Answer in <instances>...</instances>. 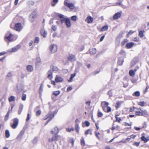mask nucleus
Listing matches in <instances>:
<instances>
[{"label": "nucleus", "instance_id": "1", "mask_svg": "<svg viewBox=\"0 0 149 149\" xmlns=\"http://www.w3.org/2000/svg\"><path fill=\"white\" fill-rule=\"evenodd\" d=\"M58 15L60 19V21L61 24L65 23L67 28H69L70 27L71 23L70 21L69 18L65 17L63 15L61 14H58Z\"/></svg>", "mask_w": 149, "mask_h": 149}, {"label": "nucleus", "instance_id": "2", "mask_svg": "<svg viewBox=\"0 0 149 149\" xmlns=\"http://www.w3.org/2000/svg\"><path fill=\"white\" fill-rule=\"evenodd\" d=\"M58 70L57 67L54 66L53 65H51L50 70L47 72L48 74L47 78L50 80H51L52 78L53 72L57 71Z\"/></svg>", "mask_w": 149, "mask_h": 149}, {"label": "nucleus", "instance_id": "3", "mask_svg": "<svg viewBox=\"0 0 149 149\" xmlns=\"http://www.w3.org/2000/svg\"><path fill=\"white\" fill-rule=\"evenodd\" d=\"M56 113L57 112H54V113L52 115V113L51 112H49L48 113V114L47 115V118L44 119L45 120H46L47 118H49L47 121V123L45 125H46L49 123V122L52 119V118L54 117V116L56 114Z\"/></svg>", "mask_w": 149, "mask_h": 149}, {"label": "nucleus", "instance_id": "4", "mask_svg": "<svg viewBox=\"0 0 149 149\" xmlns=\"http://www.w3.org/2000/svg\"><path fill=\"white\" fill-rule=\"evenodd\" d=\"M13 124L11 125V127L13 129H15L17 127L19 123V119L18 118H15L13 120Z\"/></svg>", "mask_w": 149, "mask_h": 149}, {"label": "nucleus", "instance_id": "5", "mask_svg": "<svg viewBox=\"0 0 149 149\" xmlns=\"http://www.w3.org/2000/svg\"><path fill=\"white\" fill-rule=\"evenodd\" d=\"M20 46L18 45L16 47L12 48L11 49H9L8 50V52H15L18 50V49L20 48Z\"/></svg>", "mask_w": 149, "mask_h": 149}, {"label": "nucleus", "instance_id": "6", "mask_svg": "<svg viewBox=\"0 0 149 149\" xmlns=\"http://www.w3.org/2000/svg\"><path fill=\"white\" fill-rule=\"evenodd\" d=\"M14 29L16 31H20L22 29V27L20 23L16 24L14 27Z\"/></svg>", "mask_w": 149, "mask_h": 149}, {"label": "nucleus", "instance_id": "7", "mask_svg": "<svg viewBox=\"0 0 149 149\" xmlns=\"http://www.w3.org/2000/svg\"><path fill=\"white\" fill-rule=\"evenodd\" d=\"M67 0H66L64 1V4L65 5L71 9H73L74 8V4L72 3H68L67 2Z\"/></svg>", "mask_w": 149, "mask_h": 149}, {"label": "nucleus", "instance_id": "8", "mask_svg": "<svg viewBox=\"0 0 149 149\" xmlns=\"http://www.w3.org/2000/svg\"><path fill=\"white\" fill-rule=\"evenodd\" d=\"M57 49L56 45L54 44L51 45L50 47V49L52 53L55 52L57 50Z\"/></svg>", "mask_w": 149, "mask_h": 149}, {"label": "nucleus", "instance_id": "9", "mask_svg": "<svg viewBox=\"0 0 149 149\" xmlns=\"http://www.w3.org/2000/svg\"><path fill=\"white\" fill-rule=\"evenodd\" d=\"M109 104V103L106 102L105 101H103L101 103V106L103 109V110L105 111L106 107Z\"/></svg>", "mask_w": 149, "mask_h": 149}, {"label": "nucleus", "instance_id": "10", "mask_svg": "<svg viewBox=\"0 0 149 149\" xmlns=\"http://www.w3.org/2000/svg\"><path fill=\"white\" fill-rule=\"evenodd\" d=\"M24 130H22L20 132L17 138L18 141H20L21 140L24 133Z\"/></svg>", "mask_w": 149, "mask_h": 149}, {"label": "nucleus", "instance_id": "11", "mask_svg": "<svg viewBox=\"0 0 149 149\" xmlns=\"http://www.w3.org/2000/svg\"><path fill=\"white\" fill-rule=\"evenodd\" d=\"M68 58L69 61L71 62L74 61L76 60L75 56L72 54H70L68 57Z\"/></svg>", "mask_w": 149, "mask_h": 149}, {"label": "nucleus", "instance_id": "12", "mask_svg": "<svg viewBox=\"0 0 149 149\" xmlns=\"http://www.w3.org/2000/svg\"><path fill=\"white\" fill-rule=\"evenodd\" d=\"M36 17V12L35 11H34L30 15V20H31V21L33 22L35 19Z\"/></svg>", "mask_w": 149, "mask_h": 149}, {"label": "nucleus", "instance_id": "13", "mask_svg": "<svg viewBox=\"0 0 149 149\" xmlns=\"http://www.w3.org/2000/svg\"><path fill=\"white\" fill-rule=\"evenodd\" d=\"M121 16V13L119 12H118L116 13L113 16V19L114 20H116L118 18H120Z\"/></svg>", "mask_w": 149, "mask_h": 149}, {"label": "nucleus", "instance_id": "14", "mask_svg": "<svg viewBox=\"0 0 149 149\" xmlns=\"http://www.w3.org/2000/svg\"><path fill=\"white\" fill-rule=\"evenodd\" d=\"M41 61L40 58V57H38L37 58L36 62V66H39L41 64Z\"/></svg>", "mask_w": 149, "mask_h": 149}, {"label": "nucleus", "instance_id": "15", "mask_svg": "<svg viewBox=\"0 0 149 149\" xmlns=\"http://www.w3.org/2000/svg\"><path fill=\"white\" fill-rule=\"evenodd\" d=\"M139 61V59L137 57H134L133 60H132V66H134L135 64L136 63H137Z\"/></svg>", "mask_w": 149, "mask_h": 149}, {"label": "nucleus", "instance_id": "16", "mask_svg": "<svg viewBox=\"0 0 149 149\" xmlns=\"http://www.w3.org/2000/svg\"><path fill=\"white\" fill-rule=\"evenodd\" d=\"M141 139L144 143H146L149 141V137L148 136L146 138L145 136H142L141 137Z\"/></svg>", "mask_w": 149, "mask_h": 149}, {"label": "nucleus", "instance_id": "17", "mask_svg": "<svg viewBox=\"0 0 149 149\" xmlns=\"http://www.w3.org/2000/svg\"><path fill=\"white\" fill-rule=\"evenodd\" d=\"M40 33L43 37H45L47 34V32L43 29H42L40 31Z\"/></svg>", "mask_w": 149, "mask_h": 149}, {"label": "nucleus", "instance_id": "18", "mask_svg": "<svg viewBox=\"0 0 149 149\" xmlns=\"http://www.w3.org/2000/svg\"><path fill=\"white\" fill-rule=\"evenodd\" d=\"M85 21L88 23H91L93 21V18L89 16L86 19Z\"/></svg>", "mask_w": 149, "mask_h": 149}, {"label": "nucleus", "instance_id": "19", "mask_svg": "<svg viewBox=\"0 0 149 149\" xmlns=\"http://www.w3.org/2000/svg\"><path fill=\"white\" fill-rule=\"evenodd\" d=\"M24 107V105L23 104H21L19 107V109L18 110V113L19 115H20L23 110Z\"/></svg>", "mask_w": 149, "mask_h": 149}, {"label": "nucleus", "instance_id": "20", "mask_svg": "<svg viewBox=\"0 0 149 149\" xmlns=\"http://www.w3.org/2000/svg\"><path fill=\"white\" fill-rule=\"evenodd\" d=\"M55 80L57 82H61L63 81V79L59 76L56 75L55 78Z\"/></svg>", "mask_w": 149, "mask_h": 149}, {"label": "nucleus", "instance_id": "21", "mask_svg": "<svg viewBox=\"0 0 149 149\" xmlns=\"http://www.w3.org/2000/svg\"><path fill=\"white\" fill-rule=\"evenodd\" d=\"M58 132V128L57 127H55L54 129L52 131V133L53 134H56Z\"/></svg>", "mask_w": 149, "mask_h": 149}, {"label": "nucleus", "instance_id": "22", "mask_svg": "<svg viewBox=\"0 0 149 149\" xmlns=\"http://www.w3.org/2000/svg\"><path fill=\"white\" fill-rule=\"evenodd\" d=\"M26 69L28 72H31L33 71V68L31 65H28L26 67Z\"/></svg>", "mask_w": 149, "mask_h": 149}, {"label": "nucleus", "instance_id": "23", "mask_svg": "<svg viewBox=\"0 0 149 149\" xmlns=\"http://www.w3.org/2000/svg\"><path fill=\"white\" fill-rule=\"evenodd\" d=\"M134 43L132 42H129L126 44V47L128 48H131L134 45Z\"/></svg>", "mask_w": 149, "mask_h": 149}, {"label": "nucleus", "instance_id": "24", "mask_svg": "<svg viewBox=\"0 0 149 149\" xmlns=\"http://www.w3.org/2000/svg\"><path fill=\"white\" fill-rule=\"evenodd\" d=\"M6 38L9 41H11L13 39V35L11 33H10L8 36H6Z\"/></svg>", "mask_w": 149, "mask_h": 149}, {"label": "nucleus", "instance_id": "25", "mask_svg": "<svg viewBox=\"0 0 149 149\" xmlns=\"http://www.w3.org/2000/svg\"><path fill=\"white\" fill-rule=\"evenodd\" d=\"M90 53L91 54H95L96 52V50L95 48L91 49H89Z\"/></svg>", "mask_w": 149, "mask_h": 149}, {"label": "nucleus", "instance_id": "26", "mask_svg": "<svg viewBox=\"0 0 149 149\" xmlns=\"http://www.w3.org/2000/svg\"><path fill=\"white\" fill-rule=\"evenodd\" d=\"M8 100L10 102L14 101L15 100V98L14 96H11L8 98Z\"/></svg>", "mask_w": 149, "mask_h": 149}, {"label": "nucleus", "instance_id": "27", "mask_svg": "<svg viewBox=\"0 0 149 149\" xmlns=\"http://www.w3.org/2000/svg\"><path fill=\"white\" fill-rule=\"evenodd\" d=\"M108 26L107 25H105L102 27L100 31H107L108 29Z\"/></svg>", "mask_w": 149, "mask_h": 149}, {"label": "nucleus", "instance_id": "28", "mask_svg": "<svg viewBox=\"0 0 149 149\" xmlns=\"http://www.w3.org/2000/svg\"><path fill=\"white\" fill-rule=\"evenodd\" d=\"M139 109V111H136V114L138 116H142V110L141 109Z\"/></svg>", "mask_w": 149, "mask_h": 149}, {"label": "nucleus", "instance_id": "29", "mask_svg": "<svg viewBox=\"0 0 149 149\" xmlns=\"http://www.w3.org/2000/svg\"><path fill=\"white\" fill-rule=\"evenodd\" d=\"M10 112V110L9 109L8 111L7 114L6 115L5 117L4 118V120L5 121H7L8 119L9 115Z\"/></svg>", "mask_w": 149, "mask_h": 149}, {"label": "nucleus", "instance_id": "30", "mask_svg": "<svg viewBox=\"0 0 149 149\" xmlns=\"http://www.w3.org/2000/svg\"><path fill=\"white\" fill-rule=\"evenodd\" d=\"M79 125L77 123H76L75 127V129L76 131L78 133L79 132Z\"/></svg>", "mask_w": 149, "mask_h": 149}, {"label": "nucleus", "instance_id": "31", "mask_svg": "<svg viewBox=\"0 0 149 149\" xmlns=\"http://www.w3.org/2000/svg\"><path fill=\"white\" fill-rule=\"evenodd\" d=\"M129 74L132 77H134L135 75V73L134 71L132 70H130L129 72Z\"/></svg>", "mask_w": 149, "mask_h": 149}, {"label": "nucleus", "instance_id": "32", "mask_svg": "<svg viewBox=\"0 0 149 149\" xmlns=\"http://www.w3.org/2000/svg\"><path fill=\"white\" fill-rule=\"evenodd\" d=\"M141 112L143 116H146L148 114L147 111L146 110H142Z\"/></svg>", "mask_w": 149, "mask_h": 149}, {"label": "nucleus", "instance_id": "33", "mask_svg": "<svg viewBox=\"0 0 149 149\" xmlns=\"http://www.w3.org/2000/svg\"><path fill=\"white\" fill-rule=\"evenodd\" d=\"M5 135L6 138H8L10 136V134L8 130H6L5 131Z\"/></svg>", "mask_w": 149, "mask_h": 149}, {"label": "nucleus", "instance_id": "34", "mask_svg": "<svg viewBox=\"0 0 149 149\" xmlns=\"http://www.w3.org/2000/svg\"><path fill=\"white\" fill-rule=\"evenodd\" d=\"M143 31H140L139 32V36L141 38H142L143 36Z\"/></svg>", "mask_w": 149, "mask_h": 149}, {"label": "nucleus", "instance_id": "35", "mask_svg": "<svg viewBox=\"0 0 149 149\" xmlns=\"http://www.w3.org/2000/svg\"><path fill=\"white\" fill-rule=\"evenodd\" d=\"M38 138L36 137H35L32 140V142L34 144H36L38 141Z\"/></svg>", "mask_w": 149, "mask_h": 149}, {"label": "nucleus", "instance_id": "36", "mask_svg": "<svg viewBox=\"0 0 149 149\" xmlns=\"http://www.w3.org/2000/svg\"><path fill=\"white\" fill-rule=\"evenodd\" d=\"M76 75V74L74 73L73 74H72L71 75V76L70 78V79L69 80V81L70 82L72 80L73 78Z\"/></svg>", "mask_w": 149, "mask_h": 149}, {"label": "nucleus", "instance_id": "37", "mask_svg": "<svg viewBox=\"0 0 149 149\" xmlns=\"http://www.w3.org/2000/svg\"><path fill=\"white\" fill-rule=\"evenodd\" d=\"M81 145L83 146H84L85 143V141L84 140V139L83 137H82L81 139Z\"/></svg>", "mask_w": 149, "mask_h": 149}, {"label": "nucleus", "instance_id": "38", "mask_svg": "<svg viewBox=\"0 0 149 149\" xmlns=\"http://www.w3.org/2000/svg\"><path fill=\"white\" fill-rule=\"evenodd\" d=\"M146 104V103L143 101H141L138 103V104L142 107L144 106Z\"/></svg>", "mask_w": 149, "mask_h": 149}, {"label": "nucleus", "instance_id": "39", "mask_svg": "<svg viewBox=\"0 0 149 149\" xmlns=\"http://www.w3.org/2000/svg\"><path fill=\"white\" fill-rule=\"evenodd\" d=\"M77 19V17L76 15L73 16L71 17V20L74 22L76 21Z\"/></svg>", "mask_w": 149, "mask_h": 149}, {"label": "nucleus", "instance_id": "40", "mask_svg": "<svg viewBox=\"0 0 149 149\" xmlns=\"http://www.w3.org/2000/svg\"><path fill=\"white\" fill-rule=\"evenodd\" d=\"M58 136H55L52 137V140L53 141H57L59 139Z\"/></svg>", "mask_w": 149, "mask_h": 149}, {"label": "nucleus", "instance_id": "41", "mask_svg": "<svg viewBox=\"0 0 149 149\" xmlns=\"http://www.w3.org/2000/svg\"><path fill=\"white\" fill-rule=\"evenodd\" d=\"M34 4V3L33 1H30L28 2V4L30 6H33Z\"/></svg>", "mask_w": 149, "mask_h": 149}, {"label": "nucleus", "instance_id": "42", "mask_svg": "<svg viewBox=\"0 0 149 149\" xmlns=\"http://www.w3.org/2000/svg\"><path fill=\"white\" fill-rule=\"evenodd\" d=\"M118 116V115H115V118H116V121H117L118 123H119L121 120V118H119V119H118V118L117 117V116Z\"/></svg>", "mask_w": 149, "mask_h": 149}, {"label": "nucleus", "instance_id": "43", "mask_svg": "<svg viewBox=\"0 0 149 149\" xmlns=\"http://www.w3.org/2000/svg\"><path fill=\"white\" fill-rule=\"evenodd\" d=\"M128 40L127 39H124L123 41H122L121 43V44L122 46H123L125 44L127 43L128 42Z\"/></svg>", "mask_w": 149, "mask_h": 149}, {"label": "nucleus", "instance_id": "44", "mask_svg": "<svg viewBox=\"0 0 149 149\" xmlns=\"http://www.w3.org/2000/svg\"><path fill=\"white\" fill-rule=\"evenodd\" d=\"M134 95L136 97H138L140 96V93L139 91H136L134 93Z\"/></svg>", "mask_w": 149, "mask_h": 149}, {"label": "nucleus", "instance_id": "45", "mask_svg": "<svg viewBox=\"0 0 149 149\" xmlns=\"http://www.w3.org/2000/svg\"><path fill=\"white\" fill-rule=\"evenodd\" d=\"M60 93V92L59 91H56L53 93V94L55 96H57Z\"/></svg>", "mask_w": 149, "mask_h": 149}, {"label": "nucleus", "instance_id": "46", "mask_svg": "<svg viewBox=\"0 0 149 149\" xmlns=\"http://www.w3.org/2000/svg\"><path fill=\"white\" fill-rule=\"evenodd\" d=\"M134 31H132V30H130V31L127 34V37H129L130 35H131L132 33H134Z\"/></svg>", "mask_w": 149, "mask_h": 149}, {"label": "nucleus", "instance_id": "47", "mask_svg": "<svg viewBox=\"0 0 149 149\" xmlns=\"http://www.w3.org/2000/svg\"><path fill=\"white\" fill-rule=\"evenodd\" d=\"M39 38L38 37H36L34 40V42L38 43L39 42Z\"/></svg>", "mask_w": 149, "mask_h": 149}, {"label": "nucleus", "instance_id": "48", "mask_svg": "<svg viewBox=\"0 0 149 149\" xmlns=\"http://www.w3.org/2000/svg\"><path fill=\"white\" fill-rule=\"evenodd\" d=\"M26 95L25 94H23L22 96V100L24 101L26 100Z\"/></svg>", "mask_w": 149, "mask_h": 149}, {"label": "nucleus", "instance_id": "49", "mask_svg": "<svg viewBox=\"0 0 149 149\" xmlns=\"http://www.w3.org/2000/svg\"><path fill=\"white\" fill-rule=\"evenodd\" d=\"M52 30L54 31H55L57 29V27L55 25H52Z\"/></svg>", "mask_w": 149, "mask_h": 149}, {"label": "nucleus", "instance_id": "50", "mask_svg": "<svg viewBox=\"0 0 149 149\" xmlns=\"http://www.w3.org/2000/svg\"><path fill=\"white\" fill-rule=\"evenodd\" d=\"M41 111L40 110L38 111L36 113V115L37 116H39L41 114Z\"/></svg>", "mask_w": 149, "mask_h": 149}, {"label": "nucleus", "instance_id": "51", "mask_svg": "<svg viewBox=\"0 0 149 149\" xmlns=\"http://www.w3.org/2000/svg\"><path fill=\"white\" fill-rule=\"evenodd\" d=\"M84 124L87 127L89 126L90 124V123L87 121H85L84 122Z\"/></svg>", "mask_w": 149, "mask_h": 149}, {"label": "nucleus", "instance_id": "52", "mask_svg": "<svg viewBox=\"0 0 149 149\" xmlns=\"http://www.w3.org/2000/svg\"><path fill=\"white\" fill-rule=\"evenodd\" d=\"M43 85L42 84H41V85H40V88H39L40 91L41 93L42 92V90H43Z\"/></svg>", "mask_w": 149, "mask_h": 149}, {"label": "nucleus", "instance_id": "53", "mask_svg": "<svg viewBox=\"0 0 149 149\" xmlns=\"http://www.w3.org/2000/svg\"><path fill=\"white\" fill-rule=\"evenodd\" d=\"M6 76L10 78L12 76V74L10 72H9L6 75Z\"/></svg>", "mask_w": 149, "mask_h": 149}, {"label": "nucleus", "instance_id": "54", "mask_svg": "<svg viewBox=\"0 0 149 149\" xmlns=\"http://www.w3.org/2000/svg\"><path fill=\"white\" fill-rule=\"evenodd\" d=\"M108 94L110 97L112 96V93L111 90H110L108 92Z\"/></svg>", "mask_w": 149, "mask_h": 149}, {"label": "nucleus", "instance_id": "55", "mask_svg": "<svg viewBox=\"0 0 149 149\" xmlns=\"http://www.w3.org/2000/svg\"><path fill=\"white\" fill-rule=\"evenodd\" d=\"M103 114L101 112H98L97 114V116L99 117H102L103 115Z\"/></svg>", "mask_w": 149, "mask_h": 149}, {"label": "nucleus", "instance_id": "56", "mask_svg": "<svg viewBox=\"0 0 149 149\" xmlns=\"http://www.w3.org/2000/svg\"><path fill=\"white\" fill-rule=\"evenodd\" d=\"M107 112L108 113L111 111V109L110 107L108 106L107 107Z\"/></svg>", "mask_w": 149, "mask_h": 149}, {"label": "nucleus", "instance_id": "57", "mask_svg": "<svg viewBox=\"0 0 149 149\" xmlns=\"http://www.w3.org/2000/svg\"><path fill=\"white\" fill-rule=\"evenodd\" d=\"M139 144H140V142H135L134 143L133 145L134 146H139Z\"/></svg>", "mask_w": 149, "mask_h": 149}, {"label": "nucleus", "instance_id": "58", "mask_svg": "<svg viewBox=\"0 0 149 149\" xmlns=\"http://www.w3.org/2000/svg\"><path fill=\"white\" fill-rule=\"evenodd\" d=\"M122 2V0H119V2L118 3H116V4L118 5L119 6H121V5H122L121 3Z\"/></svg>", "mask_w": 149, "mask_h": 149}, {"label": "nucleus", "instance_id": "59", "mask_svg": "<svg viewBox=\"0 0 149 149\" xmlns=\"http://www.w3.org/2000/svg\"><path fill=\"white\" fill-rule=\"evenodd\" d=\"M91 131V130L90 129H88L85 132V135H87L88 134L89 132Z\"/></svg>", "mask_w": 149, "mask_h": 149}, {"label": "nucleus", "instance_id": "60", "mask_svg": "<svg viewBox=\"0 0 149 149\" xmlns=\"http://www.w3.org/2000/svg\"><path fill=\"white\" fill-rule=\"evenodd\" d=\"M30 118V115L29 113H28L27 114V118L26 119V121H28L29 120Z\"/></svg>", "mask_w": 149, "mask_h": 149}, {"label": "nucleus", "instance_id": "61", "mask_svg": "<svg viewBox=\"0 0 149 149\" xmlns=\"http://www.w3.org/2000/svg\"><path fill=\"white\" fill-rule=\"evenodd\" d=\"M123 61H122L120 62V60H118V63L119 65H122V64L123 63Z\"/></svg>", "mask_w": 149, "mask_h": 149}, {"label": "nucleus", "instance_id": "62", "mask_svg": "<svg viewBox=\"0 0 149 149\" xmlns=\"http://www.w3.org/2000/svg\"><path fill=\"white\" fill-rule=\"evenodd\" d=\"M74 130V128H73L68 129V131L69 132H70L71 131H73Z\"/></svg>", "mask_w": 149, "mask_h": 149}, {"label": "nucleus", "instance_id": "63", "mask_svg": "<svg viewBox=\"0 0 149 149\" xmlns=\"http://www.w3.org/2000/svg\"><path fill=\"white\" fill-rule=\"evenodd\" d=\"M105 37V36L104 35H103V36L101 38H100V41H102L103 39H104V38Z\"/></svg>", "mask_w": 149, "mask_h": 149}, {"label": "nucleus", "instance_id": "64", "mask_svg": "<svg viewBox=\"0 0 149 149\" xmlns=\"http://www.w3.org/2000/svg\"><path fill=\"white\" fill-rule=\"evenodd\" d=\"M139 40V38L138 37H135L134 39V41L137 42Z\"/></svg>", "mask_w": 149, "mask_h": 149}]
</instances>
